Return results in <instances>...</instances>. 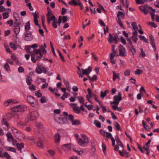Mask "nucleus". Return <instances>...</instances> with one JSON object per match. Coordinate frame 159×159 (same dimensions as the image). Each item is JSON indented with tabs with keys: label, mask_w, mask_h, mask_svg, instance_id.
I'll return each instance as SVG.
<instances>
[{
	"label": "nucleus",
	"mask_w": 159,
	"mask_h": 159,
	"mask_svg": "<svg viewBox=\"0 0 159 159\" xmlns=\"http://www.w3.org/2000/svg\"><path fill=\"white\" fill-rule=\"evenodd\" d=\"M31 56V60L33 63H36V60L39 61L43 56L41 52V49H34Z\"/></svg>",
	"instance_id": "1"
},
{
	"label": "nucleus",
	"mask_w": 159,
	"mask_h": 159,
	"mask_svg": "<svg viewBox=\"0 0 159 159\" xmlns=\"http://www.w3.org/2000/svg\"><path fill=\"white\" fill-rule=\"evenodd\" d=\"M47 17V22L48 24H49L50 21L52 20V25L53 27L54 28H57V20L55 16H50Z\"/></svg>",
	"instance_id": "2"
},
{
	"label": "nucleus",
	"mask_w": 159,
	"mask_h": 159,
	"mask_svg": "<svg viewBox=\"0 0 159 159\" xmlns=\"http://www.w3.org/2000/svg\"><path fill=\"white\" fill-rule=\"evenodd\" d=\"M27 109V108L25 106L21 105L13 107L12 108V110L13 111L15 112H21L25 111Z\"/></svg>",
	"instance_id": "3"
},
{
	"label": "nucleus",
	"mask_w": 159,
	"mask_h": 159,
	"mask_svg": "<svg viewBox=\"0 0 159 159\" xmlns=\"http://www.w3.org/2000/svg\"><path fill=\"white\" fill-rule=\"evenodd\" d=\"M118 94L120 96L116 95L114 97L113 99L114 101L111 102L110 103L111 105H118L119 104V102L122 100V98L121 93H119Z\"/></svg>",
	"instance_id": "4"
},
{
	"label": "nucleus",
	"mask_w": 159,
	"mask_h": 159,
	"mask_svg": "<svg viewBox=\"0 0 159 159\" xmlns=\"http://www.w3.org/2000/svg\"><path fill=\"white\" fill-rule=\"evenodd\" d=\"M26 100L28 102L30 103L31 106L32 107H34L37 104V101L35 100L34 98L31 96H28Z\"/></svg>",
	"instance_id": "5"
},
{
	"label": "nucleus",
	"mask_w": 159,
	"mask_h": 159,
	"mask_svg": "<svg viewBox=\"0 0 159 159\" xmlns=\"http://www.w3.org/2000/svg\"><path fill=\"white\" fill-rule=\"evenodd\" d=\"M38 113L37 111H33L29 114L30 117L27 119L28 121L35 120L38 116Z\"/></svg>",
	"instance_id": "6"
},
{
	"label": "nucleus",
	"mask_w": 159,
	"mask_h": 159,
	"mask_svg": "<svg viewBox=\"0 0 159 159\" xmlns=\"http://www.w3.org/2000/svg\"><path fill=\"white\" fill-rule=\"evenodd\" d=\"M119 48L120 55L122 57H125V48L121 44H120L119 46Z\"/></svg>",
	"instance_id": "7"
},
{
	"label": "nucleus",
	"mask_w": 159,
	"mask_h": 159,
	"mask_svg": "<svg viewBox=\"0 0 159 159\" xmlns=\"http://www.w3.org/2000/svg\"><path fill=\"white\" fill-rule=\"evenodd\" d=\"M149 38L150 40V44L152 45V47L153 48L154 50H156V45L155 43V39L152 35H150Z\"/></svg>",
	"instance_id": "8"
},
{
	"label": "nucleus",
	"mask_w": 159,
	"mask_h": 159,
	"mask_svg": "<svg viewBox=\"0 0 159 159\" xmlns=\"http://www.w3.org/2000/svg\"><path fill=\"white\" fill-rule=\"evenodd\" d=\"M81 70L82 71V74L83 76V75H87L89 74L92 71V67L89 66L87 69H82Z\"/></svg>",
	"instance_id": "9"
},
{
	"label": "nucleus",
	"mask_w": 159,
	"mask_h": 159,
	"mask_svg": "<svg viewBox=\"0 0 159 159\" xmlns=\"http://www.w3.org/2000/svg\"><path fill=\"white\" fill-rule=\"evenodd\" d=\"M1 123L2 125H5L7 127V129H9L10 128L9 125L6 119L4 116L2 117Z\"/></svg>",
	"instance_id": "10"
},
{
	"label": "nucleus",
	"mask_w": 159,
	"mask_h": 159,
	"mask_svg": "<svg viewBox=\"0 0 159 159\" xmlns=\"http://www.w3.org/2000/svg\"><path fill=\"white\" fill-rule=\"evenodd\" d=\"M151 10L150 11V14L151 16V19L152 21H153L154 20L155 12V9H153L152 7H148V10Z\"/></svg>",
	"instance_id": "11"
},
{
	"label": "nucleus",
	"mask_w": 159,
	"mask_h": 159,
	"mask_svg": "<svg viewBox=\"0 0 159 159\" xmlns=\"http://www.w3.org/2000/svg\"><path fill=\"white\" fill-rule=\"evenodd\" d=\"M63 116H68V119L71 122L74 120V116L72 114L68 115L67 112L64 111L63 112Z\"/></svg>",
	"instance_id": "12"
},
{
	"label": "nucleus",
	"mask_w": 159,
	"mask_h": 159,
	"mask_svg": "<svg viewBox=\"0 0 159 159\" xmlns=\"http://www.w3.org/2000/svg\"><path fill=\"white\" fill-rule=\"evenodd\" d=\"M24 39L26 41H30L31 40L32 37H31V34L30 32H26L25 33Z\"/></svg>",
	"instance_id": "13"
},
{
	"label": "nucleus",
	"mask_w": 159,
	"mask_h": 159,
	"mask_svg": "<svg viewBox=\"0 0 159 159\" xmlns=\"http://www.w3.org/2000/svg\"><path fill=\"white\" fill-rule=\"evenodd\" d=\"M13 28L16 35H17L20 31V25H14Z\"/></svg>",
	"instance_id": "14"
},
{
	"label": "nucleus",
	"mask_w": 159,
	"mask_h": 159,
	"mask_svg": "<svg viewBox=\"0 0 159 159\" xmlns=\"http://www.w3.org/2000/svg\"><path fill=\"white\" fill-rule=\"evenodd\" d=\"M109 38L108 39V42L109 43H110L113 41H116V39H117V38L118 37L117 35L114 37L112 36L111 34H109Z\"/></svg>",
	"instance_id": "15"
},
{
	"label": "nucleus",
	"mask_w": 159,
	"mask_h": 159,
	"mask_svg": "<svg viewBox=\"0 0 159 159\" xmlns=\"http://www.w3.org/2000/svg\"><path fill=\"white\" fill-rule=\"evenodd\" d=\"M61 148L65 151H68L71 149L70 144L69 143L63 145L61 146Z\"/></svg>",
	"instance_id": "16"
},
{
	"label": "nucleus",
	"mask_w": 159,
	"mask_h": 159,
	"mask_svg": "<svg viewBox=\"0 0 159 159\" xmlns=\"http://www.w3.org/2000/svg\"><path fill=\"white\" fill-rule=\"evenodd\" d=\"M129 51L132 52L133 56H134L136 52V50L133 45L129 47Z\"/></svg>",
	"instance_id": "17"
},
{
	"label": "nucleus",
	"mask_w": 159,
	"mask_h": 159,
	"mask_svg": "<svg viewBox=\"0 0 159 159\" xmlns=\"http://www.w3.org/2000/svg\"><path fill=\"white\" fill-rule=\"evenodd\" d=\"M11 129L12 130V131L15 136L16 137H18V135L17 134H20L21 132L20 131L17 130L13 127H11Z\"/></svg>",
	"instance_id": "18"
},
{
	"label": "nucleus",
	"mask_w": 159,
	"mask_h": 159,
	"mask_svg": "<svg viewBox=\"0 0 159 159\" xmlns=\"http://www.w3.org/2000/svg\"><path fill=\"white\" fill-rule=\"evenodd\" d=\"M4 148L7 151L13 152L15 153L16 152V150L15 148H13L8 146H6L4 147Z\"/></svg>",
	"instance_id": "19"
},
{
	"label": "nucleus",
	"mask_w": 159,
	"mask_h": 159,
	"mask_svg": "<svg viewBox=\"0 0 159 159\" xmlns=\"http://www.w3.org/2000/svg\"><path fill=\"white\" fill-rule=\"evenodd\" d=\"M112 73L113 74V81H115L117 78L120 79V74L119 73H116L114 71H113Z\"/></svg>",
	"instance_id": "20"
},
{
	"label": "nucleus",
	"mask_w": 159,
	"mask_h": 159,
	"mask_svg": "<svg viewBox=\"0 0 159 159\" xmlns=\"http://www.w3.org/2000/svg\"><path fill=\"white\" fill-rule=\"evenodd\" d=\"M24 144L23 143H17L16 147L20 151V153H22L21 149L24 148Z\"/></svg>",
	"instance_id": "21"
},
{
	"label": "nucleus",
	"mask_w": 159,
	"mask_h": 159,
	"mask_svg": "<svg viewBox=\"0 0 159 159\" xmlns=\"http://www.w3.org/2000/svg\"><path fill=\"white\" fill-rule=\"evenodd\" d=\"M26 139L31 144H34V143L35 140L34 139V137L33 136H29L26 138Z\"/></svg>",
	"instance_id": "22"
},
{
	"label": "nucleus",
	"mask_w": 159,
	"mask_h": 159,
	"mask_svg": "<svg viewBox=\"0 0 159 159\" xmlns=\"http://www.w3.org/2000/svg\"><path fill=\"white\" fill-rule=\"evenodd\" d=\"M118 152L121 156L125 157H129L130 155L129 153L127 152H126L125 153H124L120 150H119Z\"/></svg>",
	"instance_id": "23"
},
{
	"label": "nucleus",
	"mask_w": 159,
	"mask_h": 159,
	"mask_svg": "<svg viewBox=\"0 0 159 159\" xmlns=\"http://www.w3.org/2000/svg\"><path fill=\"white\" fill-rule=\"evenodd\" d=\"M30 21H28L26 24L25 27V31H28L30 29Z\"/></svg>",
	"instance_id": "24"
},
{
	"label": "nucleus",
	"mask_w": 159,
	"mask_h": 159,
	"mask_svg": "<svg viewBox=\"0 0 159 159\" xmlns=\"http://www.w3.org/2000/svg\"><path fill=\"white\" fill-rule=\"evenodd\" d=\"M81 135L82 138L83 139L85 143L87 144L89 143V141L88 137L85 134H81Z\"/></svg>",
	"instance_id": "25"
},
{
	"label": "nucleus",
	"mask_w": 159,
	"mask_h": 159,
	"mask_svg": "<svg viewBox=\"0 0 159 159\" xmlns=\"http://www.w3.org/2000/svg\"><path fill=\"white\" fill-rule=\"evenodd\" d=\"M81 124V122L79 120H73L72 122V125H79Z\"/></svg>",
	"instance_id": "26"
},
{
	"label": "nucleus",
	"mask_w": 159,
	"mask_h": 159,
	"mask_svg": "<svg viewBox=\"0 0 159 159\" xmlns=\"http://www.w3.org/2000/svg\"><path fill=\"white\" fill-rule=\"evenodd\" d=\"M38 47V45L37 44H32L31 46H28V49H26V50H28V52L29 53H32L31 52H30V51H29L30 49L31 48H37Z\"/></svg>",
	"instance_id": "27"
},
{
	"label": "nucleus",
	"mask_w": 159,
	"mask_h": 159,
	"mask_svg": "<svg viewBox=\"0 0 159 159\" xmlns=\"http://www.w3.org/2000/svg\"><path fill=\"white\" fill-rule=\"evenodd\" d=\"M20 17H18L17 18L15 17L14 25H20Z\"/></svg>",
	"instance_id": "28"
},
{
	"label": "nucleus",
	"mask_w": 159,
	"mask_h": 159,
	"mask_svg": "<svg viewBox=\"0 0 159 159\" xmlns=\"http://www.w3.org/2000/svg\"><path fill=\"white\" fill-rule=\"evenodd\" d=\"M55 140L57 143H59L60 141V135L58 133H56L55 134Z\"/></svg>",
	"instance_id": "29"
},
{
	"label": "nucleus",
	"mask_w": 159,
	"mask_h": 159,
	"mask_svg": "<svg viewBox=\"0 0 159 159\" xmlns=\"http://www.w3.org/2000/svg\"><path fill=\"white\" fill-rule=\"evenodd\" d=\"M139 37L141 40L143 41L146 43H148V40L144 36L140 35L139 36Z\"/></svg>",
	"instance_id": "30"
},
{
	"label": "nucleus",
	"mask_w": 159,
	"mask_h": 159,
	"mask_svg": "<svg viewBox=\"0 0 159 159\" xmlns=\"http://www.w3.org/2000/svg\"><path fill=\"white\" fill-rule=\"evenodd\" d=\"M137 4H143L145 2H147L148 0H135Z\"/></svg>",
	"instance_id": "31"
},
{
	"label": "nucleus",
	"mask_w": 159,
	"mask_h": 159,
	"mask_svg": "<svg viewBox=\"0 0 159 159\" xmlns=\"http://www.w3.org/2000/svg\"><path fill=\"white\" fill-rule=\"evenodd\" d=\"M6 136L7 138V139L9 141H10L9 140V139H12L14 138L12 136L11 133L10 132H7V133L6 134Z\"/></svg>",
	"instance_id": "32"
},
{
	"label": "nucleus",
	"mask_w": 159,
	"mask_h": 159,
	"mask_svg": "<svg viewBox=\"0 0 159 159\" xmlns=\"http://www.w3.org/2000/svg\"><path fill=\"white\" fill-rule=\"evenodd\" d=\"M47 9L48 11V13L46 15L47 16L53 15V14L52 13V11L48 7H47Z\"/></svg>",
	"instance_id": "33"
},
{
	"label": "nucleus",
	"mask_w": 159,
	"mask_h": 159,
	"mask_svg": "<svg viewBox=\"0 0 159 159\" xmlns=\"http://www.w3.org/2000/svg\"><path fill=\"white\" fill-rule=\"evenodd\" d=\"M71 1H69L68 2L69 4L70 5H73L75 6H78V4L77 3V2L75 0H71Z\"/></svg>",
	"instance_id": "34"
},
{
	"label": "nucleus",
	"mask_w": 159,
	"mask_h": 159,
	"mask_svg": "<svg viewBox=\"0 0 159 159\" xmlns=\"http://www.w3.org/2000/svg\"><path fill=\"white\" fill-rule=\"evenodd\" d=\"M94 124L98 128H100L101 127V123L98 120H95L94 122Z\"/></svg>",
	"instance_id": "35"
},
{
	"label": "nucleus",
	"mask_w": 159,
	"mask_h": 159,
	"mask_svg": "<svg viewBox=\"0 0 159 159\" xmlns=\"http://www.w3.org/2000/svg\"><path fill=\"white\" fill-rule=\"evenodd\" d=\"M114 125L116 130L119 131L121 130L120 126L118 122H116L115 124H114Z\"/></svg>",
	"instance_id": "36"
},
{
	"label": "nucleus",
	"mask_w": 159,
	"mask_h": 159,
	"mask_svg": "<svg viewBox=\"0 0 159 159\" xmlns=\"http://www.w3.org/2000/svg\"><path fill=\"white\" fill-rule=\"evenodd\" d=\"M9 12L7 11L6 13L4 12L2 14V16H3V19H4L7 18L9 17Z\"/></svg>",
	"instance_id": "37"
},
{
	"label": "nucleus",
	"mask_w": 159,
	"mask_h": 159,
	"mask_svg": "<svg viewBox=\"0 0 159 159\" xmlns=\"http://www.w3.org/2000/svg\"><path fill=\"white\" fill-rule=\"evenodd\" d=\"M4 68L7 71H9L10 70V66L8 63H6L3 66Z\"/></svg>",
	"instance_id": "38"
},
{
	"label": "nucleus",
	"mask_w": 159,
	"mask_h": 159,
	"mask_svg": "<svg viewBox=\"0 0 159 159\" xmlns=\"http://www.w3.org/2000/svg\"><path fill=\"white\" fill-rule=\"evenodd\" d=\"M148 7L147 5H144V6H139V8L140 10L143 12V11L145 8H147L148 9V7Z\"/></svg>",
	"instance_id": "39"
},
{
	"label": "nucleus",
	"mask_w": 159,
	"mask_h": 159,
	"mask_svg": "<svg viewBox=\"0 0 159 159\" xmlns=\"http://www.w3.org/2000/svg\"><path fill=\"white\" fill-rule=\"evenodd\" d=\"M77 68L78 70V71L77 72V73L78 75H79V77H80L83 78V75L81 73V70H82L81 69V70L80 69V68L79 67H77Z\"/></svg>",
	"instance_id": "40"
},
{
	"label": "nucleus",
	"mask_w": 159,
	"mask_h": 159,
	"mask_svg": "<svg viewBox=\"0 0 159 159\" xmlns=\"http://www.w3.org/2000/svg\"><path fill=\"white\" fill-rule=\"evenodd\" d=\"M102 151H103L104 154L105 155H106L107 154V153L106 152L107 147H106V145L105 144H104L103 143H102Z\"/></svg>",
	"instance_id": "41"
},
{
	"label": "nucleus",
	"mask_w": 159,
	"mask_h": 159,
	"mask_svg": "<svg viewBox=\"0 0 159 159\" xmlns=\"http://www.w3.org/2000/svg\"><path fill=\"white\" fill-rule=\"evenodd\" d=\"M11 48H12L14 50H16L17 49V47L13 43L11 42L9 44Z\"/></svg>",
	"instance_id": "42"
},
{
	"label": "nucleus",
	"mask_w": 159,
	"mask_h": 159,
	"mask_svg": "<svg viewBox=\"0 0 159 159\" xmlns=\"http://www.w3.org/2000/svg\"><path fill=\"white\" fill-rule=\"evenodd\" d=\"M78 141L79 144L81 146H83L85 143V142L80 138L78 139Z\"/></svg>",
	"instance_id": "43"
},
{
	"label": "nucleus",
	"mask_w": 159,
	"mask_h": 159,
	"mask_svg": "<svg viewBox=\"0 0 159 159\" xmlns=\"http://www.w3.org/2000/svg\"><path fill=\"white\" fill-rule=\"evenodd\" d=\"M57 51L58 52V53L59 56L60 57V58L61 59L62 61L63 62H65V60L64 59V57L63 56V55H62V54H61V52H60V51L58 50H57Z\"/></svg>",
	"instance_id": "44"
},
{
	"label": "nucleus",
	"mask_w": 159,
	"mask_h": 159,
	"mask_svg": "<svg viewBox=\"0 0 159 159\" xmlns=\"http://www.w3.org/2000/svg\"><path fill=\"white\" fill-rule=\"evenodd\" d=\"M26 123H24L21 121H20L17 124V125L18 127L22 128L23 126H25Z\"/></svg>",
	"instance_id": "45"
},
{
	"label": "nucleus",
	"mask_w": 159,
	"mask_h": 159,
	"mask_svg": "<svg viewBox=\"0 0 159 159\" xmlns=\"http://www.w3.org/2000/svg\"><path fill=\"white\" fill-rule=\"evenodd\" d=\"M79 107H73V109L75 111V112L77 114H80L81 113V111L79 109Z\"/></svg>",
	"instance_id": "46"
},
{
	"label": "nucleus",
	"mask_w": 159,
	"mask_h": 159,
	"mask_svg": "<svg viewBox=\"0 0 159 159\" xmlns=\"http://www.w3.org/2000/svg\"><path fill=\"white\" fill-rule=\"evenodd\" d=\"M3 154L4 157L7 158V159H11V157L8 152H4L3 153Z\"/></svg>",
	"instance_id": "47"
},
{
	"label": "nucleus",
	"mask_w": 159,
	"mask_h": 159,
	"mask_svg": "<svg viewBox=\"0 0 159 159\" xmlns=\"http://www.w3.org/2000/svg\"><path fill=\"white\" fill-rule=\"evenodd\" d=\"M68 93H64L62 96L61 97V98L63 100H65V98L68 97Z\"/></svg>",
	"instance_id": "48"
},
{
	"label": "nucleus",
	"mask_w": 159,
	"mask_h": 159,
	"mask_svg": "<svg viewBox=\"0 0 159 159\" xmlns=\"http://www.w3.org/2000/svg\"><path fill=\"white\" fill-rule=\"evenodd\" d=\"M36 72L38 74H41L42 72V69L39 67H36L35 69Z\"/></svg>",
	"instance_id": "49"
},
{
	"label": "nucleus",
	"mask_w": 159,
	"mask_h": 159,
	"mask_svg": "<svg viewBox=\"0 0 159 159\" xmlns=\"http://www.w3.org/2000/svg\"><path fill=\"white\" fill-rule=\"evenodd\" d=\"M149 147H143V148L146 151V153L149 156V153H150V151L149 150Z\"/></svg>",
	"instance_id": "50"
},
{
	"label": "nucleus",
	"mask_w": 159,
	"mask_h": 159,
	"mask_svg": "<svg viewBox=\"0 0 159 159\" xmlns=\"http://www.w3.org/2000/svg\"><path fill=\"white\" fill-rule=\"evenodd\" d=\"M131 39L135 43H136L138 40V38L137 36H132L131 37Z\"/></svg>",
	"instance_id": "51"
},
{
	"label": "nucleus",
	"mask_w": 159,
	"mask_h": 159,
	"mask_svg": "<svg viewBox=\"0 0 159 159\" xmlns=\"http://www.w3.org/2000/svg\"><path fill=\"white\" fill-rule=\"evenodd\" d=\"M36 144H37V146L38 147H39L41 148H43V144L42 143L41 141H39L38 142H37Z\"/></svg>",
	"instance_id": "52"
},
{
	"label": "nucleus",
	"mask_w": 159,
	"mask_h": 159,
	"mask_svg": "<svg viewBox=\"0 0 159 159\" xmlns=\"http://www.w3.org/2000/svg\"><path fill=\"white\" fill-rule=\"evenodd\" d=\"M131 25L133 27L134 30H138V28L137 26L136 23L135 22H133L131 24Z\"/></svg>",
	"instance_id": "53"
},
{
	"label": "nucleus",
	"mask_w": 159,
	"mask_h": 159,
	"mask_svg": "<svg viewBox=\"0 0 159 159\" xmlns=\"http://www.w3.org/2000/svg\"><path fill=\"white\" fill-rule=\"evenodd\" d=\"M35 95L38 98H40L42 96V94L40 91H37L35 92Z\"/></svg>",
	"instance_id": "54"
},
{
	"label": "nucleus",
	"mask_w": 159,
	"mask_h": 159,
	"mask_svg": "<svg viewBox=\"0 0 159 159\" xmlns=\"http://www.w3.org/2000/svg\"><path fill=\"white\" fill-rule=\"evenodd\" d=\"M141 53L139 55L141 56L142 57L144 58L146 56L145 53L143 51V49L142 48H140Z\"/></svg>",
	"instance_id": "55"
},
{
	"label": "nucleus",
	"mask_w": 159,
	"mask_h": 159,
	"mask_svg": "<svg viewBox=\"0 0 159 159\" xmlns=\"http://www.w3.org/2000/svg\"><path fill=\"white\" fill-rule=\"evenodd\" d=\"M32 80V79L31 77H29V78H28L26 79V82L27 84L29 85H30L31 84V81Z\"/></svg>",
	"instance_id": "56"
},
{
	"label": "nucleus",
	"mask_w": 159,
	"mask_h": 159,
	"mask_svg": "<svg viewBox=\"0 0 159 159\" xmlns=\"http://www.w3.org/2000/svg\"><path fill=\"white\" fill-rule=\"evenodd\" d=\"M143 73V71L141 70L138 69L134 71V74L135 75H139Z\"/></svg>",
	"instance_id": "57"
},
{
	"label": "nucleus",
	"mask_w": 159,
	"mask_h": 159,
	"mask_svg": "<svg viewBox=\"0 0 159 159\" xmlns=\"http://www.w3.org/2000/svg\"><path fill=\"white\" fill-rule=\"evenodd\" d=\"M6 24H8L10 26H11L13 25V21L12 20H10L7 21Z\"/></svg>",
	"instance_id": "58"
},
{
	"label": "nucleus",
	"mask_w": 159,
	"mask_h": 159,
	"mask_svg": "<svg viewBox=\"0 0 159 159\" xmlns=\"http://www.w3.org/2000/svg\"><path fill=\"white\" fill-rule=\"evenodd\" d=\"M130 70L129 69L126 70L124 72V75L125 76H128L130 75Z\"/></svg>",
	"instance_id": "59"
},
{
	"label": "nucleus",
	"mask_w": 159,
	"mask_h": 159,
	"mask_svg": "<svg viewBox=\"0 0 159 159\" xmlns=\"http://www.w3.org/2000/svg\"><path fill=\"white\" fill-rule=\"evenodd\" d=\"M34 21L36 25L38 26L39 28H41L40 25L39 24L38 19H34Z\"/></svg>",
	"instance_id": "60"
},
{
	"label": "nucleus",
	"mask_w": 159,
	"mask_h": 159,
	"mask_svg": "<svg viewBox=\"0 0 159 159\" xmlns=\"http://www.w3.org/2000/svg\"><path fill=\"white\" fill-rule=\"evenodd\" d=\"M34 16V19H38L39 18V14L38 12H35V13H32Z\"/></svg>",
	"instance_id": "61"
},
{
	"label": "nucleus",
	"mask_w": 159,
	"mask_h": 159,
	"mask_svg": "<svg viewBox=\"0 0 159 159\" xmlns=\"http://www.w3.org/2000/svg\"><path fill=\"white\" fill-rule=\"evenodd\" d=\"M63 83L65 85H66V88H70L69 83L67 81L65 80V79H64Z\"/></svg>",
	"instance_id": "62"
},
{
	"label": "nucleus",
	"mask_w": 159,
	"mask_h": 159,
	"mask_svg": "<svg viewBox=\"0 0 159 159\" xmlns=\"http://www.w3.org/2000/svg\"><path fill=\"white\" fill-rule=\"evenodd\" d=\"M117 16L118 17H120L121 16H123V17H121L122 19H123L124 16V14L122 12L119 11L118 13Z\"/></svg>",
	"instance_id": "63"
},
{
	"label": "nucleus",
	"mask_w": 159,
	"mask_h": 159,
	"mask_svg": "<svg viewBox=\"0 0 159 159\" xmlns=\"http://www.w3.org/2000/svg\"><path fill=\"white\" fill-rule=\"evenodd\" d=\"M121 42L124 45H125L126 42L125 40L123 38V36H121L120 37Z\"/></svg>",
	"instance_id": "64"
}]
</instances>
